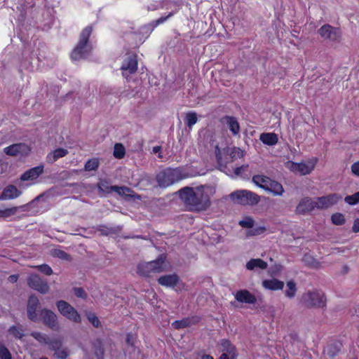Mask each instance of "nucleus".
<instances>
[{"instance_id": "9d476101", "label": "nucleus", "mask_w": 359, "mask_h": 359, "mask_svg": "<svg viewBox=\"0 0 359 359\" xmlns=\"http://www.w3.org/2000/svg\"><path fill=\"white\" fill-rule=\"evenodd\" d=\"M318 34L322 38L331 41L339 42L341 37V32L339 28L330 25H323L318 30Z\"/></svg>"}, {"instance_id": "f3484780", "label": "nucleus", "mask_w": 359, "mask_h": 359, "mask_svg": "<svg viewBox=\"0 0 359 359\" xmlns=\"http://www.w3.org/2000/svg\"><path fill=\"white\" fill-rule=\"evenodd\" d=\"M22 194V191L15 185L9 184L6 186L0 194V201L13 200L18 198Z\"/></svg>"}, {"instance_id": "c9c22d12", "label": "nucleus", "mask_w": 359, "mask_h": 359, "mask_svg": "<svg viewBox=\"0 0 359 359\" xmlns=\"http://www.w3.org/2000/svg\"><path fill=\"white\" fill-rule=\"evenodd\" d=\"M125 154H126V150H125L124 147L120 143H116L114 145V157L116 158L121 159L124 157Z\"/></svg>"}, {"instance_id": "473e14b6", "label": "nucleus", "mask_w": 359, "mask_h": 359, "mask_svg": "<svg viewBox=\"0 0 359 359\" xmlns=\"http://www.w3.org/2000/svg\"><path fill=\"white\" fill-rule=\"evenodd\" d=\"M31 336L33 337L36 340H37L41 344L47 345L49 341V337L41 332H33L31 333Z\"/></svg>"}, {"instance_id": "49530a36", "label": "nucleus", "mask_w": 359, "mask_h": 359, "mask_svg": "<svg viewBox=\"0 0 359 359\" xmlns=\"http://www.w3.org/2000/svg\"><path fill=\"white\" fill-rule=\"evenodd\" d=\"M53 255L56 257L65 260L69 259V255L67 252L60 249L54 250Z\"/></svg>"}, {"instance_id": "1a4fd4ad", "label": "nucleus", "mask_w": 359, "mask_h": 359, "mask_svg": "<svg viewBox=\"0 0 359 359\" xmlns=\"http://www.w3.org/2000/svg\"><path fill=\"white\" fill-rule=\"evenodd\" d=\"M56 304L58 311L63 316L74 323L81 322V316L69 303L64 300H60Z\"/></svg>"}, {"instance_id": "774afa93", "label": "nucleus", "mask_w": 359, "mask_h": 359, "mask_svg": "<svg viewBox=\"0 0 359 359\" xmlns=\"http://www.w3.org/2000/svg\"><path fill=\"white\" fill-rule=\"evenodd\" d=\"M0 144H1V142H0Z\"/></svg>"}, {"instance_id": "412c9836", "label": "nucleus", "mask_w": 359, "mask_h": 359, "mask_svg": "<svg viewBox=\"0 0 359 359\" xmlns=\"http://www.w3.org/2000/svg\"><path fill=\"white\" fill-rule=\"evenodd\" d=\"M43 172V166L39 165L25 172L20 177L22 181H29L37 179Z\"/></svg>"}, {"instance_id": "bf43d9fd", "label": "nucleus", "mask_w": 359, "mask_h": 359, "mask_svg": "<svg viewBox=\"0 0 359 359\" xmlns=\"http://www.w3.org/2000/svg\"><path fill=\"white\" fill-rule=\"evenodd\" d=\"M172 15V13H170L168 15H167L166 17L163 18V17H161L160 18H158L156 21V25H158L161 23H163L168 18H170V16Z\"/></svg>"}, {"instance_id": "f704fd0d", "label": "nucleus", "mask_w": 359, "mask_h": 359, "mask_svg": "<svg viewBox=\"0 0 359 359\" xmlns=\"http://www.w3.org/2000/svg\"><path fill=\"white\" fill-rule=\"evenodd\" d=\"M186 125L189 128H192L198 121L197 114L196 112L190 111L186 114Z\"/></svg>"}, {"instance_id": "ddd939ff", "label": "nucleus", "mask_w": 359, "mask_h": 359, "mask_svg": "<svg viewBox=\"0 0 359 359\" xmlns=\"http://www.w3.org/2000/svg\"><path fill=\"white\" fill-rule=\"evenodd\" d=\"M137 69V60L135 55H128L123 62L121 69L124 77L134 74Z\"/></svg>"}, {"instance_id": "a211bd4d", "label": "nucleus", "mask_w": 359, "mask_h": 359, "mask_svg": "<svg viewBox=\"0 0 359 359\" xmlns=\"http://www.w3.org/2000/svg\"><path fill=\"white\" fill-rule=\"evenodd\" d=\"M39 306V299L34 295L30 296L27 304V316L28 318L34 322H36L39 320L36 313V310Z\"/></svg>"}, {"instance_id": "7c9ffc66", "label": "nucleus", "mask_w": 359, "mask_h": 359, "mask_svg": "<svg viewBox=\"0 0 359 359\" xmlns=\"http://www.w3.org/2000/svg\"><path fill=\"white\" fill-rule=\"evenodd\" d=\"M341 344L339 342H335L329 344L325 349V354L330 358H334L337 355L341 349Z\"/></svg>"}, {"instance_id": "cd10ccee", "label": "nucleus", "mask_w": 359, "mask_h": 359, "mask_svg": "<svg viewBox=\"0 0 359 359\" xmlns=\"http://www.w3.org/2000/svg\"><path fill=\"white\" fill-rule=\"evenodd\" d=\"M224 120L233 135H236L239 133L240 126L236 118L226 116L224 118Z\"/></svg>"}, {"instance_id": "f257e3e1", "label": "nucleus", "mask_w": 359, "mask_h": 359, "mask_svg": "<svg viewBox=\"0 0 359 359\" xmlns=\"http://www.w3.org/2000/svg\"><path fill=\"white\" fill-rule=\"evenodd\" d=\"M209 189L210 187L206 185L185 187L179 190V194L189 210L200 212L205 210L210 205Z\"/></svg>"}, {"instance_id": "a19ab883", "label": "nucleus", "mask_w": 359, "mask_h": 359, "mask_svg": "<svg viewBox=\"0 0 359 359\" xmlns=\"http://www.w3.org/2000/svg\"><path fill=\"white\" fill-rule=\"evenodd\" d=\"M346 203L351 205H354L359 203V191L353 195L346 196L344 198Z\"/></svg>"}, {"instance_id": "052dcab7", "label": "nucleus", "mask_w": 359, "mask_h": 359, "mask_svg": "<svg viewBox=\"0 0 359 359\" xmlns=\"http://www.w3.org/2000/svg\"><path fill=\"white\" fill-rule=\"evenodd\" d=\"M18 275H11L8 277V280L13 283H16L18 281Z\"/></svg>"}, {"instance_id": "a878e982", "label": "nucleus", "mask_w": 359, "mask_h": 359, "mask_svg": "<svg viewBox=\"0 0 359 359\" xmlns=\"http://www.w3.org/2000/svg\"><path fill=\"white\" fill-rule=\"evenodd\" d=\"M68 154L66 149L58 148L49 153L46 156V161L48 163H53L57 159L65 156Z\"/></svg>"}, {"instance_id": "4be33fe9", "label": "nucleus", "mask_w": 359, "mask_h": 359, "mask_svg": "<svg viewBox=\"0 0 359 359\" xmlns=\"http://www.w3.org/2000/svg\"><path fill=\"white\" fill-rule=\"evenodd\" d=\"M179 282V277L175 273L168 274L161 276L158 279V283L166 287H174Z\"/></svg>"}, {"instance_id": "20e7f679", "label": "nucleus", "mask_w": 359, "mask_h": 359, "mask_svg": "<svg viewBox=\"0 0 359 359\" xmlns=\"http://www.w3.org/2000/svg\"><path fill=\"white\" fill-rule=\"evenodd\" d=\"M252 182L259 187L272 193L275 196H281L284 192V189L280 183L271 180L267 176L263 175H254Z\"/></svg>"}, {"instance_id": "bb28decb", "label": "nucleus", "mask_w": 359, "mask_h": 359, "mask_svg": "<svg viewBox=\"0 0 359 359\" xmlns=\"http://www.w3.org/2000/svg\"><path fill=\"white\" fill-rule=\"evenodd\" d=\"M198 321L197 318H185L182 320H175L172 323V326L177 330L186 328L196 323Z\"/></svg>"}, {"instance_id": "aec40b11", "label": "nucleus", "mask_w": 359, "mask_h": 359, "mask_svg": "<svg viewBox=\"0 0 359 359\" xmlns=\"http://www.w3.org/2000/svg\"><path fill=\"white\" fill-rule=\"evenodd\" d=\"M315 200L310 198H304L297 206L296 211L300 214L311 212L316 208Z\"/></svg>"}, {"instance_id": "e2e57ef3", "label": "nucleus", "mask_w": 359, "mask_h": 359, "mask_svg": "<svg viewBox=\"0 0 359 359\" xmlns=\"http://www.w3.org/2000/svg\"><path fill=\"white\" fill-rule=\"evenodd\" d=\"M200 359H214L212 356L210 355H203L201 356Z\"/></svg>"}, {"instance_id": "6e6552de", "label": "nucleus", "mask_w": 359, "mask_h": 359, "mask_svg": "<svg viewBox=\"0 0 359 359\" xmlns=\"http://www.w3.org/2000/svg\"><path fill=\"white\" fill-rule=\"evenodd\" d=\"M302 303L306 307H323L325 304V299L323 292L319 291H309L303 294Z\"/></svg>"}, {"instance_id": "3c124183", "label": "nucleus", "mask_w": 359, "mask_h": 359, "mask_svg": "<svg viewBox=\"0 0 359 359\" xmlns=\"http://www.w3.org/2000/svg\"><path fill=\"white\" fill-rule=\"evenodd\" d=\"M351 171L353 173L359 177V161L354 163L351 165Z\"/></svg>"}, {"instance_id": "c756f323", "label": "nucleus", "mask_w": 359, "mask_h": 359, "mask_svg": "<svg viewBox=\"0 0 359 359\" xmlns=\"http://www.w3.org/2000/svg\"><path fill=\"white\" fill-rule=\"evenodd\" d=\"M223 353H227L229 355L231 356L232 359H235L236 354L235 347L231 344V343L226 339H223L221 343Z\"/></svg>"}, {"instance_id": "39448f33", "label": "nucleus", "mask_w": 359, "mask_h": 359, "mask_svg": "<svg viewBox=\"0 0 359 359\" xmlns=\"http://www.w3.org/2000/svg\"><path fill=\"white\" fill-rule=\"evenodd\" d=\"M99 195L100 196H106L107 195L114 191L121 196L132 198L135 197L134 191L125 186H111L109 182L105 180H101L97 184Z\"/></svg>"}, {"instance_id": "b1692460", "label": "nucleus", "mask_w": 359, "mask_h": 359, "mask_svg": "<svg viewBox=\"0 0 359 359\" xmlns=\"http://www.w3.org/2000/svg\"><path fill=\"white\" fill-rule=\"evenodd\" d=\"M259 140L264 144L271 147L278 142V135L274 133H263L260 135Z\"/></svg>"}, {"instance_id": "f8f14e48", "label": "nucleus", "mask_w": 359, "mask_h": 359, "mask_svg": "<svg viewBox=\"0 0 359 359\" xmlns=\"http://www.w3.org/2000/svg\"><path fill=\"white\" fill-rule=\"evenodd\" d=\"M27 284L31 288L41 294H46L49 290L47 282L42 280L37 274H31L27 279Z\"/></svg>"}, {"instance_id": "338daca9", "label": "nucleus", "mask_w": 359, "mask_h": 359, "mask_svg": "<svg viewBox=\"0 0 359 359\" xmlns=\"http://www.w3.org/2000/svg\"><path fill=\"white\" fill-rule=\"evenodd\" d=\"M40 359H48V358H45V357H43V358H41Z\"/></svg>"}, {"instance_id": "c85d7f7f", "label": "nucleus", "mask_w": 359, "mask_h": 359, "mask_svg": "<svg viewBox=\"0 0 359 359\" xmlns=\"http://www.w3.org/2000/svg\"><path fill=\"white\" fill-rule=\"evenodd\" d=\"M268 264L261 259H251L246 264V268L248 270H254L256 268L266 269Z\"/></svg>"}, {"instance_id": "0e129e2a", "label": "nucleus", "mask_w": 359, "mask_h": 359, "mask_svg": "<svg viewBox=\"0 0 359 359\" xmlns=\"http://www.w3.org/2000/svg\"><path fill=\"white\" fill-rule=\"evenodd\" d=\"M43 196V194H41L38 196H36L35 198H34V201H39V200H41V198Z\"/></svg>"}, {"instance_id": "a18cd8bd", "label": "nucleus", "mask_w": 359, "mask_h": 359, "mask_svg": "<svg viewBox=\"0 0 359 359\" xmlns=\"http://www.w3.org/2000/svg\"><path fill=\"white\" fill-rule=\"evenodd\" d=\"M35 267L37 268L41 273L47 276H50L53 273L52 269L48 264H43L41 265L36 266Z\"/></svg>"}, {"instance_id": "5701e85b", "label": "nucleus", "mask_w": 359, "mask_h": 359, "mask_svg": "<svg viewBox=\"0 0 359 359\" xmlns=\"http://www.w3.org/2000/svg\"><path fill=\"white\" fill-rule=\"evenodd\" d=\"M28 210V205H22L20 206H15L12 208L0 210V217L7 219L18 213L19 210L25 212Z\"/></svg>"}, {"instance_id": "09e8293b", "label": "nucleus", "mask_w": 359, "mask_h": 359, "mask_svg": "<svg viewBox=\"0 0 359 359\" xmlns=\"http://www.w3.org/2000/svg\"><path fill=\"white\" fill-rule=\"evenodd\" d=\"M55 355L60 359H65L69 355V353L66 349L60 348L57 351H55Z\"/></svg>"}, {"instance_id": "8fccbe9b", "label": "nucleus", "mask_w": 359, "mask_h": 359, "mask_svg": "<svg viewBox=\"0 0 359 359\" xmlns=\"http://www.w3.org/2000/svg\"><path fill=\"white\" fill-rule=\"evenodd\" d=\"M248 165H243L240 167H237L234 169V174L237 176H241L243 172L247 170Z\"/></svg>"}, {"instance_id": "4c0bfd02", "label": "nucleus", "mask_w": 359, "mask_h": 359, "mask_svg": "<svg viewBox=\"0 0 359 359\" xmlns=\"http://www.w3.org/2000/svg\"><path fill=\"white\" fill-rule=\"evenodd\" d=\"M255 221L250 217H245L243 219L240 220L238 224L243 228L252 229L254 226Z\"/></svg>"}, {"instance_id": "6ab92c4d", "label": "nucleus", "mask_w": 359, "mask_h": 359, "mask_svg": "<svg viewBox=\"0 0 359 359\" xmlns=\"http://www.w3.org/2000/svg\"><path fill=\"white\" fill-rule=\"evenodd\" d=\"M237 302L241 303L254 304L257 302V298L247 290H238L234 294Z\"/></svg>"}, {"instance_id": "c03bdc74", "label": "nucleus", "mask_w": 359, "mask_h": 359, "mask_svg": "<svg viewBox=\"0 0 359 359\" xmlns=\"http://www.w3.org/2000/svg\"><path fill=\"white\" fill-rule=\"evenodd\" d=\"M230 156L232 159L242 158L243 156V151L238 147H233L231 150Z\"/></svg>"}, {"instance_id": "5fc2aeb1", "label": "nucleus", "mask_w": 359, "mask_h": 359, "mask_svg": "<svg viewBox=\"0 0 359 359\" xmlns=\"http://www.w3.org/2000/svg\"><path fill=\"white\" fill-rule=\"evenodd\" d=\"M264 229H265L264 228L260 227V228H258V229H256L254 230H250L248 233V234L251 235V236L257 235V234L260 233L261 232H263L264 231Z\"/></svg>"}, {"instance_id": "69168bd1", "label": "nucleus", "mask_w": 359, "mask_h": 359, "mask_svg": "<svg viewBox=\"0 0 359 359\" xmlns=\"http://www.w3.org/2000/svg\"><path fill=\"white\" fill-rule=\"evenodd\" d=\"M217 150H218V151H219V149H218L217 147L216 148V151ZM216 156H217V161H220V157H219V154L217 152H216Z\"/></svg>"}, {"instance_id": "dca6fc26", "label": "nucleus", "mask_w": 359, "mask_h": 359, "mask_svg": "<svg viewBox=\"0 0 359 359\" xmlns=\"http://www.w3.org/2000/svg\"><path fill=\"white\" fill-rule=\"evenodd\" d=\"M4 151L8 156H15L18 154H27L29 151V148L26 144L18 143L4 148Z\"/></svg>"}, {"instance_id": "79ce46f5", "label": "nucleus", "mask_w": 359, "mask_h": 359, "mask_svg": "<svg viewBox=\"0 0 359 359\" xmlns=\"http://www.w3.org/2000/svg\"><path fill=\"white\" fill-rule=\"evenodd\" d=\"M0 359H12L8 349L0 341Z\"/></svg>"}, {"instance_id": "2eb2a0df", "label": "nucleus", "mask_w": 359, "mask_h": 359, "mask_svg": "<svg viewBox=\"0 0 359 359\" xmlns=\"http://www.w3.org/2000/svg\"><path fill=\"white\" fill-rule=\"evenodd\" d=\"M341 198L337 194H330L325 196L315 198V203L317 209H324L334 205Z\"/></svg>"}, {"instance_id": "7ed1b4c3", "label": "nucleus", "mask_w": 359, "mask_h": 359, "mask_svg": "<svg viewBox=\"0 0 359 359\" xmlns=\"http://www.w3.org/2000/svg\"><path fill=\"white\" fill-rule=\"evenodd\" d=\"M186 177L187 175L183 173L182 168H169L159 172L156 176V180L158 187L166 188Z\"/></svg>"}, {"instance_id": "4d7b16f0", "label": "nucleus", "mask_w": 359, "mask_h": 359, "mask_svg": "<svg viewBox=\"0 0 359 359\" xmlns=\"http://www.w3.org/2000/svg\"><path fill=\"white\" fill-rule=\"evenodd\" d=\"M152 152L154 154H158V158H163V156L161 154V147L160 146H155L152 149Z\"/></svg>"}, {"instance_id": "ea45409f", "label": "nucleus", "mask_w": 359, "mask_h": 359, "mask_svg": "<svg viewBox=\"0 0 359 359\" xmlns=\"http://www.w3.org/2000/svg\"><path fill=\"white\" fill-rule=\"evenodd\" d=\"M99 166V162L97 159L93 158L88 160L85 164V170L87 171L95 170Z\"/></svg>"}, {"instance_id": "393cba45", "label": "nucleus", "mask_w": 359, "mask_h": 359, "mask_svg": "<svg viewBox=\"0 0 359 359\" xmlns=\"http://www.w3.org/2000/svg\"><path fill=\"white\" fill-rule=\"evenodd\" d=\"M262 286L267 290H279L283 288L284 282L276 278L268 279L263 280Z\"/></svg>"}, {"instance_id": "6e6d98bb", "label": "nucleus", "mask_w": 359, "mask_h": 359, "mask_svg": "<svg viewBox=\"0 0 359 359\" xmlns=\"http://www.w3.org/2000/svg\"><path fill=\"white\" fill-rule=\"evenodd\" d=\"M352 230L354 233L359 232V218H357L354 220Z\"/></svg>"}, {"instance_id": "f03ea898", "label": "nucleus", "mask_w": 359, "mask_h": 359, "mask_svg": "<svg viewBox=\"0 0 359 359\" xmlns=\"http://www.w3.org/2000/svg\"><path fill=\"white\" fill-rule=\"evenodd\" d=\"M92 31L93 28L91 26H88L82 30L79 43L71 55V57L73 60H79L86 58L90 54L92 46L88 43V39Z\"/></svg>"}, {"instance_id": "de8ad7c7", "label": "nucleus", "mask_w": 359, "mask_h": 359, "mask_svg": "<svg viewBox=\"0 0 359 359\" xmlns=\"http://www.w3.org/2000/svg\"><path fill=\"white\" fill-rule=\"evenodd\" d=\"M74 294L77 297L86 299L87 297L86 292L84 291V290L82 287H75L74 289Z\"/></svg>"}, {"instance_id": "2f4dec72", "label": "nucleus", "mask_w": 359, "mask_h": 359, "mask_svg": "<svg viewBox=\"0 0 359 359\" xmlns=\"http://www.w3.org/2000/svg\"><path fill=\"white\" fill-rule=\"evenodd\" d=\"M8 332L16 339H22L24 336V330L22 325H13L11 326Z\"/></svg>"}, {"instance_id": "680f3d73", "label": "nucleus", "mask_w": 359, "mask_h": 359, "mask_svg": "<svg viewBox=\"0 0 359 359\" xmlns=\"http://www.w3.org/2000/svg\"><path fill=\"white\" fill-rule=\"evenodd\" d=\"M353 314L359 317V304L355 306Z\"/></svg>"}, {"instance_id": "0eeeda50", "label": "nucleus", "mask_w": 359, "mask_h": 359, "mask_svg": "<svg viewBox=\"0 0 359 359\" xmlns=\"http://www.w3.org/2000/svg\"><path fill=\"white\" fill-rule=\"evenodd\" d=\"M231 200L242 205H255L260 201V196L255 192L246 189L236 190L230 194Z\"/></svg>"}, {"instance_id": "72a5a7b5", "label": "nucleus", "mask_w": 359, "mask_h": 359, "mask_svg": "<svg viewBox=\"0 0 359 359\" xmlns=\"http://www.w3.org/2000/svg\"><path fill=\"white\" fill-rule=\"evenodd\" d=\"M297 291L296 284L293 280L287 283V290H285V296L288 298H293Z\"/></svg>"}, {"instance_id": "9b49d317", "label": "nucleus", "mask_w": 359, "mask_h": 359, "mask_svg": "<svg viewBox=\"0 0 359 359\" xmlns=\"http://www.w3.org/2000/svg\"><path fill=\"white\" fill-rule=\"evenodd\" d=\"M317 162V158H312L306 162H292L290 170L294 172H299L302 175H309L313 171Z\"/></svg>"}, {"instance_id": "423d86ee", "label": "nucleus", "mask_w": 359, "mask_h": 359, "mask_svg": "<svg viewBox=\"0 0 359 359\" xmlns=\"http://www.w3.org/2000/svg\"><path fill=\"white\" fill-rule=\"evenodd\" d=\"M165 256L161 255L156 260L140 263L137 265V273L141 276H149L151 273H160L165 270Z\"/></svg>"}, {"instance_id": "864d4df0", "label": "nucleus", "mask_w": 359, "mask_h": 359, "mask_svg": "<svg viewBox=\"0 0 359 359\" xmlns=\"http://www.w3.org/2000/svg\"><path fill=\"white\" fill-rule=\"evenodd\" d=\"M303 261L309 264V265H311L313 264V259L311 256L309 255H305L303 257Z\"/></svg>"}, {"instance_id": "603ef678", "label": "nucleus", "mask_w": 359, "mask_h": 359, "mask_svg": "<svg viewBox=\"0 0 359 359\" xmlns=\"http://www.w3.org/2000/svg\"><path fill=\"white\" fill-rule=\"evenodd\" d=\"M126 343L129 345L133 346L135 343V337L131 333H128L126 336Z\"/></svg>"}, {"instance_id": "4468645a", "label": "nucleus", "mask_w": 359, "mask_h": 359, "mask_svg": "<svg viewBox=\"0 0 359 359\" xmlns=\"http://www.w3.org/2000/svg\"><path fill=\"white\" fill-rule=\"evenodd\" d=\"M43 323L53 331H58L60 326L57 322V317L52 311L44 309L41 312Z\"/></svg>"}, {"instance_id": "37998d69", "label": "nucleus", "mask_w": 359, "mask_h": 359, "mask_svg": "<svg viewBox=\"0 0 359 359\" xmlns=\"http://www.w3.org/2000/svg\"><path fill=\"white\" fill-rule=\"evenodd\" d=\"M332 221L336 225H341L345 222L344 216L341 213H335L332 215Z\"/></svg>"}, {"instance_id": "13d9d810", "label": "nucleus", "mask_w": 359, "mask_h": 359, "mask_svg": "<svg viewBox=\"0 0 359 359\" xmlns=\"http://www.w3.org/2000/svg\"><path fill=\"white\" fill-rule=\"evenodd\" d=\"M95 355L97 359H103L104 358V350L102 348H100L96 350Z\"/></svg>"}, {"instance_id": "e433bc0d", "label": "nucleus", "mask_w": 359, "mask_h": 359, "mask_svg": "<svg viewBox=\"0 0 359 359\" xmlns=\"http://www.w3.org/2000/svg\"><path fill=\"white\" fill-rule=\"evenodd\" d=\"M47 345L49 346V348L51 350H53L54 351H57L62 346V340L59 338H55V339L49 338V341Z\"/></svg>"}, {"instance_id": "58836bf2", "label": "nucleus", "mask_w": 359, "mask_h": 359, "mask_svg": "<svg viewBox=\"0 0 359 359\" xmlns=\"http://www.w3.org/2000/svg\"><path fill=\"white\" fill-rule=\"evenodd\" d=\"M86 317L89 322L95 327H100V321L98 319V318L96 316V315L93 312H88L86 313Z\"/></svg>"}]
</instances>
